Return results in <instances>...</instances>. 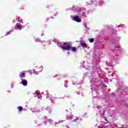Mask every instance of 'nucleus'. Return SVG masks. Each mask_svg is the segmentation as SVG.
I'll return each instance as SVG.
<instances>
[{
	"label": "nucleus",
	"mask_w": 128,
	"mask_h": 128,
	"mask_svg": "<svg viewBox=\"0 0 128 128\" xmlns=\"http://www.w3.org/2000/svg\"><path fill=\"white\" fill-rule=\"evenodd\" d=\"M59 46L63 50H70V45L68 42H64L62 44H59Z\"/></svg>",
	"instance_id": "f257e3e1"
},
{
	"label": "nucleus",
	"mask_w": 128,
	"mask_h": 128,
	"mask_svg": "<svg viewBox=\"0 0 128 128\" xmlns=\"http://www.w3.org/2000/svg\"><path fill=\"white\" fill-rule=\"evenodd\" d=\"M22 24H24V22H22V20L21 19L20 20H18V23L16 26V28H18V30H22Z\"/></svg>",
	"instance_id": "f03ea898"
},
{
	"label": "nucleus",
	"mask_w": 128,
	"mask_h": 128,
	"mask_svg": "<svg viewBox=\"0 0 128 128\" xmlns=\"http://www.w3.org/2000/svg\"><path fill=\"white\" fill-rule=\"evenodd\" d=\"M72 20L76 22H82V19L78 16H75L73 17Z\"/></svg>",
	"instance_id": "7ed1b4c3"
},
{
	"label": "nucleus",
	"mask_w": 128,
	"mask_h": 128,
	"mask_svg": "<svg viewBox=\"0 0 128 128\" xmlns=\"http://www.w3.org/2000/svg\"><path fill=\"white\" fill-rule=\"evenodd\" d=\"M21 80L22 82V84H23L24 86H28V81L26 80L21 78Z\"/></svg>",
	"instance_id": "20e7f679"
},
{
	"label": "nucleus",
	"mask_w": 128,
	"mask_h": 128,
	"mask_svg": "<svg viewBox=\"0 0 128 128\" xmlns=\"http://www.w3.org/2000/svg\"><path fill=\"white\" fill-rule=\"evenodd\" d=\"M80 44L82 48H88V44L86 42H80Z\"/></svg>",
	"instance_id": "39448f33"
},
{
	"label": "nucleus",
	"mask_w": 128,
	"mask_h": 128,
	"mask_svg": "<svg viewBox=\"0 0 128 128\" xmlns=\"http://www.w3.org/2000/svg\"><path fill=\"white\" fill-rule=\"evenodd\" d=\"M70 50H71L72 51L74 52H76V47H72L70 46Z\"/></svg>",
	"instance_id": "423d86ee"
},
{
	"label": "nucleus",
	"mask_w": 128,
	"mask_h": 128,
	"mask_svg": "<svg viewBox=\"0 0 128 128\" xmlns=\"http://www.w3.org/2000/svg\"><path fill=\"white\" fill-rule=\"evenodd\" d=\"M24 76H26V74H24V72H22L20 76V80H22V78H24Z\"/></svg>",
	"instance_id": "0eeeda50"
},
{
	"label": "nucleus",
	"mask_w": 128,
	"mask_h": 128,
	"mask_svg": "<svg viewBox=\"0 0 128 128\" xmlns=\"http://www.w3.org/2000/svg\"><path fill=\"white\" fill-rule=\"evenodd\" d=\"M74 122H76L78 123L80 122V119L78 118H76L74 120Z\"/></svg>",
	"instance_id": "6e6552de"
},
{
	"label": "nucleus",
	"mask_w": 128,
	"mask_h": 128,
	"mask_svg": "<svg viewBox=\"0 0 128 128\" xmlns=\"http://www.w3.org/2000/svg\"><path fill=\"white\" fill-rule=\"evenodd\" d=\"M18 110L20 112L21 110H24V108H22V107L20 106L18 107Z\"/></svg>",
	"instance_id": "1a4fd4ad"
},
{
	"label": "nucleus",
	"mask_w": 128,
	"mask_h": 128,
	"mask_svg": "<svg viewBox=\"0 0 128 128\" xmlns=\"http://www.w3.org/2000/svg\"><path fill=\"white\" fill-rule=\"evenodd\" d=\"M94 40V38H90L89 39V42H92Z\"/></svg>",
	"instance_id": "9d476101"
},
{
	"label": "nucleus",
	"mask_w": 128,
	"mask_h": 128,
	"mask_svg": "<svg viewBox=\"0 0 128 128\" xmlns=\"http://www.w3.org/2000/svg\"><path fill=\"white\" fill-rule=\"evenodd\" d=\"M47 98L48 100H52V96H48Z\"/></svg>",
	"instance_id": "9b49d317"
},
{
	"label": "nucleus",
	"mask_w": 128,
	"mask_h": 128,
	"mask_svg": "<svg viewBox=\"0 0 128 128\" xmlns=\"http://www.w3.org/2000/svg\"><path fill=\"white\" fill-rule=\"evenodd\" d=\"M48 122L50 124H53L54 123V121L50 119L48 120Z\"/></svg>",
	"instance_id": "f8f14e48"
},
{
	"label": "nucleus",
	"mask_w": 128,
	"mask_h": 128,
	"mask_svg": "<svg viewBox=\"0 0 128 128\" xmlns=\"http://www.w3.org/2000/svg\"><path fill=\"white\" fill-rule=\"evenodd\" d=\"M40 70H39V72H42V67H40Z\"/></svg>",
	"instance_id": "ddd939ff"
},
{
	"label": "nucleus",
	"mask_w": 128,
	"mask_h": 128,
	"mask_svg": "<svg viewBox=\"0 0 128 128\" xmlns=\"http://www.w3.org/2000/svg\"><path fill=\"white\" fill-rule=\"evenodd\" d=\"M10 34V32H8L6 34V36H8V34Z\"/></svg>",
	"instance_id": "4468645a"
},
{
	"label": "nucleus",
	"mask_w": 128,
	"mask_h": 128,
	"mask_svg": "<svg viewBox=\"0 0 128 128\" xmlns=\"http://www.w3.org/2000/svg\"><path fill=\"white\" fill-rule=\"evenodd\" d=\"M56 124H58V123H56V122L55 123V124H54V126H56Z\"/></svg>",
	"instance_id": "2eb2a0df"
},
{
	"label": "nucleus",
	"mask_w": 128,
	"mask_h": 128,
	"mask_svg": "<svg viewBox=\"0 0 128 128\" xmlns=\"http://www.w3.org/2000/svg\"><path fill=\"white\" fill-rule=\"evenodd\" d=\"M86 14V12H84L83 14H82L83 16H84V14Z\"/></svg>",
	"instance_id": "dca6fc26"
},
{
	"label": "nucleus",
	"mask_w": 128,
	"mask_h": 128,
	"mask_svg": "<svg viewBox=\"0 0 128 128\" xmlns=\"http://www.w3.org/2000/svg\"><path fill=\"white\" fill-rule=\"evenodd\" d=\"M38 98H40V96H38Z\"/></svg>",
	"instance_id": "f3484780"
},
{
	"label": "nucleus",
	"mask_w": 128,
	"mask_h": 128,
	"mask_svg": "<svg viewBox=\"0 0 128 128\" xmlns=\"http://www.w3.org/2000/svg\"><path fill=\"white\" fill-rule=\"evenodd\" d=\"M71 118H74V116H71Z\"/></svg>",
	"instance_id": "a211bd4d"
},
{
	"label": "nucleus",
	"mask_w": 128,
	"mask_h": 128,
	"mask_svg": "<svg viewBox=\"0 0 128 128\" xmlns=\"http://www.w3.org/2000/svg\"><path fill=\"white\" fill-rule=\"evenodd\" d=\"M79 14H80V13H78Z\"/></svg>",
	"instance_id": "6ab92c4d"
},
{
	"label": "nucleus",
	"mask_w": 128,
	"mask_h": 128,
	"mask_svg": "<svg viewBox=\"0 0 128 128\" xmlns=\"http://www.w3.org/2000/svg\"><path fill=\"white\" fill-rule=\"evenodd\" d=\"M36 42H38V41H36Z\"/></svg>",
	"instance_id": "aec40b11"
}]
</instances>
